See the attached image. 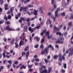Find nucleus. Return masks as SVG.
<instances>
[{
  "mask_svg": "<svg viewBox=\"0 0 73 73\" xmlns=\"http://www.w3.org/2000/svg\"><path fill=\"white\" fill-rule=\"evenodd\" d=\"M63 41H61L60 40H58L56 42V44H57V43H60V44H62L63 43Z\"/></svg>",
  "mask_w": 73,
  "mask_h": 73,
  "instance_id": "obj_21",
  "label": "nucleus"
},
{
  "mask_svg": "<svg viewBox=\"0 0 73 73\" xmlns=\"http://www.w3.org/2000/svg\"><path fill=\"white\" fill-rule=\"evenodd\" d=\"M8 19H11V15H8Z\"/></svg>",
  "mask_w": 73,
  "mask_h": 73,
  "instance_id": "obj_45",
  "label": "nucleus"
},
{
  "mask_svg": "<svg viewBox=\"0 0 73 73\" xmlns=\"http://www.w3.org/2000/svg\"><path fill=\"white\" fill-rule=\"evenodd\" d=\"M41 70H42L41 71ZM40 73H46L47 72V70L46 69L42 70V68H40Z\"/></svg>",
  "mask_w": 73,
  "mask_h": 73,
  "instance_id": "obj_9",
  "label": "nucleus"
},
{
  "mask_svg": "<svg viewBox=\"0 0 73 73\" xmlns=\"http://www.w3.org/2000/svg\"><path fill=\"white\" fill-rule=\"evenodd\" d=\"M60 11V7L57 9V10L55 12V17H54L53 16H51V17L52 19H53L54 21H56V17H57L58 16V11Z\"/></svg>",
  "mask_w": 73,
  "mask_h": 73,
  "instance_id": "obj_1",
  "label": "nucleus"
},
{
  "mask_svg": "<svg viewBox=\"0 0 73 73\" xmlns=\"http://www.w3.org/2000/svg\"><path fill=\"white\" fill-rule=\"evenodd\" d=\"M44 60L45 63H48V62H50V61H48V59H47L45 58L44 59Z\"/></svg>",
  "mask_w": 73,
  "mask_h": 73,
  "instance_id": "obj_26",
  "label": "nucleus"
},
{
  "mask_svg": "<svg viewBox=\"0 0 73 73\" xmlns=\"http://www.w3.org/2000/svg\"><path fill=\"white\" fill-rule=\"evenodd\" d=\"M28 8H31V7H33V5L32 4H30V5H28Z\"/></svg>",
  "mask_w": 73,
  "mask_h": 73,
  "instance_id": "obj_40",
  "label": "nucleus"
},
{
  "mask_svg": "<svg viewBox=\"0 0 73 73\" xmlns=\"http://www.w3.org/2000/svg\"><path fill=\"white\" fill-rule=\"evenodd\" d=\"M24 44H25V42L24 41L22 42L21 40L19 43V46H21V45H24Z\"/></svg>",
  "mask_w": 73,
  "mask_h": 73,
  "instance_id": "obj_12",
  "label": "nucleus"
},
{
  "mask_svg": "<svg viewBox=\"0 0 73 73\" xmlns=\"http://www.w3.org/2000/svg\"><path fill=\"white\" fill-rule=\"evenodd\" d=\"M17 16L20 17V16H21V13L19 12V13H18Z\"/></svg>",
  "mask_w": 73,
  "mask_h": 73,
  "instance_id": "obj_52",
  "label": "nucleus"
},
{
  "mask_svg": "<svg viewBox=\"0 0 73 73\" xmlns=\"http://www.w3.org/2000/svg\"><path fill=\"white\" fill-rule=\"evenodd\" d=\"M32 70H32V69L31 68H30L28 70V72H30L31 73H32Z\"/></svg>",
  "mask_w": 73,
  "mask_h": 73,
  "instance_id": "obj_49",
  "label": "nucleus"
},
{
  "mask_svg": "<svg viewBox=\"0 0 73 73\" xmlns=\"http://www.w3.org/2000/svg\"><path fill=\"white\" fill-rule=\"evenodd\" d=\"M29 1H30V0H26V1L25 0L24 1V3L25 4H27V2H29Z\"/></svg>",
  "mask_w": 73,
  "mask_h": 73,
  "instance_id": "obj_30",
  "label": "nucleus"
},
{
  "mask_svg": "<svg viewBox=\"0 0 73 73\" xmlns=\"http://www.w3.org/2000/svg\"><path fill=\"white\" fill-rule=\"evenodd\" d=\"M4 22V20H2L1 21H0V24H3Z\"/></svg>",
  "mask_w": 73,
  "mask_h": 73,
  "instance_id": "obj_41",
  "label": "nucleus"
},
{
  "mask_svg": "<svg viewBox=\"0 0 73 73\" xmlns=\"http://www.w3.org/2000/svg\"><path fill=\"white\" fill-rule=\"evenodd\" d=\"M40 11L41 12V13H43V8L42 7L39 8Z\"/></svg>",
  "mask_w": 73,
  "mask_h": 73,
  "instance_id": "obj_23",
  "label": "nucleus"
},
{
  "mask_svg": "<svg viewBox=\"0 0 73 73\" xmlns=\"http://www.w3.org/2000/svg\"><path fill=\"white\" fill-rule=\"evenodd\" d=\"M3 40L5 42H6L7 41V38H5L3 39Z\"/></svg>",
  "mask_w": 73,
  "mask_h": 73,
  "instance_id": "obj_63",
  "label": "nucleus"
},
{
  "mask_svg": "<svg viewBox=\"0 0 73 73\" xmlns=\"http://www.w3.org/2000/svg\"><path fill=\"white\" fill-rule=\"evenodd\" d=\"M69 50L70 51L69 56H72L73 54V48L71 47L69 49Z\"/></svg>",
  "mask_w": 73,
  "mask_h": 73,
  "instance_id": "obj_6",
  "label": "nucleus"
},
{
  "mask_svg": "<svg viewBox=\"0 0 73 73\" xmlns=\"http://www.w3.org/2000/svg\"><path fill=\"white\" fill-rule=\"evenodd\" d=\"M40 47L42 48V49H43L44 48V46H43V44H42L40 46Z\"/></svg>",
  "mask_w": 73,
  "mask_h": 73,
  "instance_id": "obj_57",
  "label": "nucleus"
},
{
  "mask_svg": "<svg viewBox=\"0 0 73 73\" xmlns=\"http://www.w3.org/2000/svg\"><path fill=\"white\" fill-rule=\"evenodd\" d=\"M61 15H62V16H64L65 15V13L64 12H63L61 14Z\"/></svg>",
  "mask_w": 73,
  "mask_h": 73,
  "instance_id": "obj_44",
  "label": "nucleus"
},
{
  "mask_svg": "<svg viewBox=\"0 0 73 73\" xmlns=\"http://www.w3.org/2000/svg\"><path fill=\"white\" fill-rule=\"evenodd\" d=\"M29 55V51H28L26 52V57L27 60L28 58V56Z\"/></svg>",
  "mask_w": 73,
  "mask_h": 73,
  "instance_id": "obj_16",
  "label": "nucleus"
},
{
  "mask_svg": "<svg viewBox=\"0 0 73 73\" xmlns=\"http://www.w3.org/2000/svg\"><path fill=\"white\" fill-rule=\"evenodd\" d=\"M5 23L7 24V25H9V24H10V22H9V21L5 22Z\"/></svg>",
  "mask_w": 73,
  "mask_h": 73,
  "instance_id": "obj_46",
  "label": "nucleus"
},
{
  "mask_svg": "<svg viewBox=\"0 0 73 73\" xmlns=\"http://www.w3.org/2000/svg\"><path fill=\"white\" fill-rule=\"evenodd\" d=\"M1 31L2 32H4V29H3V28L2 27H1Z\"/></svg>",
  "mask_w": 73,
  "mask_h": 73,
  "instance_id": "obj_48",
  "label": "nucleus"
},
{
  "mask_svg": "<svg viewBox=\"0 0 73 73\" xmlns=\"http://www.w3.org/2000/svg\"><path fill=\"white\" fill-rule=\"evenodd\" d=\"M29 37H30V42H32V38H33V37H32V36H31V35Z\"/></svg>",
  "mask_w": 73,
  "mask_h": 73,
  "instance_id": "obj_43",
  "label": "nucleus"
},
{
  "mask_svg": "<svg viewBox=\"0 0 73 73\" xmlns=\"http://www.w3.org/2000/svg\"><path fill=\"white\" fill-rule=\"evenodd\" d=\"M8 63L9 64H10V65H12V62H11V60H8Z\"/></svg>",
  "mask_w": 73,
  "mask_h": 73,
  "instance_id": "obj_39",
  "label": "nucleus"
},
{
  "mask_svg": "<svg viewBox=\"0 0 73 73\" xmlns=\"http://www.w3.org/2000/svg\"><path fill=\"white\" fill-rule=\"evenodd\" d=\"M62 25H60L59 26V28H60V29L61 28H62Z\"/></svg>",
  "mask_w": 73,
  "mask_h": 73,
  "instance_id": "obj_62",
  "label": "nucleus"
},
{
  "mask_svg": "<svg viewBox=\"0 0 73 73\" xmlns=\"http://www.w3.org/2000/svg\"><path fill=\"white\" fill-rule=\"evenodd\" d=\"M18 63V61H16L15 62V65H17Z\"/></svg>",
  "mask_w": 73,
  "mask_h": 73,
  "instance_id": "obj_55",
  "label": "nucleus"
},
{
  "mask_svg": "<svg viewBox=\"0 0 73 73\" xmlns=\"http://www.w3.org/2000/svg\"><path fill=\"white\" fill-rule=\"evenodd\" d=\"M34 12V15L37 16V11L36 10V9H35Z\"/></svg>",
  "mask_w": 73,
  "mask_h": 73,
  "instance_id": "obj_14",
  "label": "nucleus"
},
{
  "mask_svg": "<svg viewBox=\"0 0 73 73\" xmlns=\"http://www.w3.org/2000/svg\"><path fill=\"white\" fill-rule=\"evenodd\" d=\"M33 66L32 65H28V68H32Z\"/></svg>",
  "mask_w": 73,
  "mask_h": 73,
  "instance_id": "obj_47",
  "label": "nucleus"
},
{
  "mask_svg": "<svg viewBox=\"0 0 73 73\" xmlns=\"http://www.w3.org/2000/svg\"><path fill=\"white\" fill-rule=\"evenodd\" d=\"M52 70V67H49L48 68V72L49 73L50 72H51V71Z\"/></svg>",
  "mask_w": 73,
  "mask_h": 73,
  "instance_id": "obj_22",
  "label": "nucleus"
},
{
  "mask_svg": "<svg viewBox=\"0 0 73 73\" xmlns=\"http://www.w3.org/2000/svg\"><path fill=\"white\" fill-rule=\"evenodd\" d=\"M20 65H18L16 67V69H17L19 68H20Z\"/></svg>",
  "mask_w": 73,
  "mask_h": 73,
  "instance_id": "obj_59",
  "label": "nucleus"
},
{
  "mask_svg": "<svg viewBox=\"0 0 73 73\" xmlns=\"http://www.w3.org/2000/svg\"><path fill=\"white\" fill-rule=\"evenodd\" d=\"M65 56H66V54H65V53L63 55V56H62V54H58V57L59 58V60L60 61V62L62 61V59L63 60H65Z\"/></svg>",
  "mask_w": 73,
  "mask_h": 73,
  "instance_id": "obj_2",
  "label": "nucleus"
},
{
  "mask_svg": "<svg viewBox=\"0 0 73 73\" xmlns=\"http://www.w3.org/2000/svg\"><path fill=\"white\" fill-rule=\"evenodd\" d=\"M5 9V10H8V4H5L4 5Z\"/></svg>",
  "mask_w": 73,
  "mask_h": 73,
  "instance_id": "obj_13",
  "label": "nucleus"
},
{
  "mask_svg": "<svg viewBox=\"0 0 73 73\" xmlns=\"http://www.w3.org/2000/svg\"><path fill=\"white\" fill-rule=\"evenodd\" d=\"M27 9H28V7L27 6L25 7H21L20 9V12H21L23 10H24V11H27Z\"/></svg>",
  "mask_w": 73,
  "mask_h": 73,
  "instance_id": "obj_5",
  "label": "nucleus"
},
{
  "mask_svg": "<svg viewBox=\"0 0 73 73\" xmlns=\"http://www.w3.org/2000/svg\"><path fill=\"white\" fill-rule=\"evenodd\" d=\"M25 54H26V53L22 52V57H24L25 56Z\"/></svg>",
  "mask_w": 73,
  "mask_h": 73,
  "instance_id": "obj_27",
  "label": "nucleus"
},
{
  "mask_svg": "<svg viewBox=\"0 0 73 73\" xmlns=\"http://www.w3.org/2000/svg\"><path fill=\"white\" fill-rule=\"evenodd\" d=\"M48 49H49L48 48L44 49L43 51H42L41 53L42 54H44V53H46V54H48Z\"/></svg>",
  "mask_w": 73,
  "mask_h": 73,
  "instance_id": "obj_3",
  "label": "nucleus"
},
{
  "mask_svg": "<svg viewBox=\"0 0 73 73\" xmlns=\"http://www.w3.org/2000/svg\"><path fill=\"white\" fill-rule=\"evenodd\" d=\"M62 8L60 9V11H63L64 10V6H63V4H62Z\"/></svg>",
  "mask_w": 73,
  "mask_h": 73,
  "instance_id": "obj_53",
  "label": "nucleus"
},
{
  "mask_svg": "<svg viewBox=\"0 0 73 73\" xmlns=\"http://www.w3.org/2000/svg\"><path fill=\"white\" fill-rule=\"evenodd\" d=\"M14 9V7H11L10 9V11H9L7 12V14H11V13H13V10Z\"/></svg>",
  "mask_w": 73,
  "mask_h": 73,
  "instance_id": "obj_10",
  "label": "nucleus"
},
{
  "mask_svg": "<svg viewBox=\"0 0 73 73\" xmlns=\"http://www.w3.org/2000/svg\"><path fill=\"white\" fill-rule=\"evenodd\" d=\"M15 47L16 48H19V44H17V42H15Z\"/></svg>",
  "mask_w": 73,
  "mask_h": 73,
  "instance_id": "obj_25",
  "label": "nucleus"
},
{
  "mask_svg": "<svg viewBox=\"0 0 73 73\" xmlns=\"http://www.w3.org/2000/svg\"><path fill=\"white\" fill-rule=\"evenodd\" d=\"M8 31H13V29H12L9 28L8 29Z\"/></svg>",
  "mask_w": 73,
  "mask_h": 73,
  "instance_id": "obj_54",
  "label": "nucleus"
},
{
  "mask_svg": "<svg viewBox=\"0 0 73 73\" xmlns=\"http://www.w3.org/2000/svg\"><path fill=\"white\" fill-rule=\"evenodd\" d=\"M36 29V27H35L32 29L31 27H29L28 28L29 31H30L31 33H33Z\"/></svg>",
  "mask_w": 73,
  "mask_h": 73,
  "instance_id": "obj_7",
  "label": "nucleus"
},
{
  "mask_svg": "<svg viewBox=\"0 0 73 73\" xmlns=\"http://www.w3.org/2000/svg\"><path fill=\"white\" fill-rule=\"evenodd\" d=\"M34 39H36L37 41H39L40 40V37H38L35 36L34 38Z\"/></svg>",
  "mask_w": 73,
  "mask_h": 73,
  "instance_id": "obj_15",
  "label": "nucleus"
},
{
  "mask_svg": "<svg viewBox=\"0 0 73 73\" xmlns=\"http://www.w3.org/2000/svg\"><path fill=\"white\" fill-rule=\"evenodd\" d=\"M6 62H7V60H5L3 62V63L4 64H5V63H6Z\"/></svg>",
  "mask_w": 73,
  "mask_h": 73,
  "instance_id": "obj_64",
  "label": "nucleus"
},
{
  "mask_svg": "<svg viewBox=\"0 0 73 73\" xmlns=\"http://www.w3.org/2000/svg\"><path fill=\"white\" fill-rule=\"evenodd\" d=\"M21 19H22L23 21H26V18L23 17L22 18V17H21Z\"/></svg>",
  "mask_w": 73,
  "mask_h": 73,
  "instance_id": "obj_33",
  "label": "nucleus"
},
{
  "mask_svg": "<svg viewBox=\"0 0 73 73\" xmlns=\"http://www.w3.org/2000/svg\"><path fill=\"white\" fill-rule=\"evenodd\" d=\"M55 0H51V4H54V9H55L57 7V5L55 4H56V2L55 1Z\"/></svg>",
  "mask_w": 73,
  "mask_h": 73,
  "instance_id": "obj_8",
  "label": "nucleus"
},
{
  "mask_svg": "<svg viewBox=\"0 0 73 73\" xmlns=\"http://www.w3.org/2000/svg\"><path fill=\"white\" fill-rule=\"evenodd\" d=\"M58 56L57 55H55L54 56V59H57L58 58Z\"/></svg>",
  "mask_w": 73,
  "mask_h": 73,
  "instance_id": "obj_37",
  "label": "nucleus"
},
{
  "mask_svg": "<svg viewBox=\"0 0 73 73\" xmlns=\"http://www.w3.org/2000/svg\"><path fill=\"white\" fill-rule=\"evenodd\" d=\"M61 72H62V73H65V70L63 69H62V70L61 71Z\"/></svg>",
  "mask_w": 73,
  "mask_h": 73,
  "instance_id": "obj_50",
  "label": "nucleus"
},
{
  "mask_svg": "<svg viewBox=\"0 0 73 73\" xmlns=\"http://www.w3.org/2000/svg\"><path fill=\"white\" fill-rule=\"evenodd\" d=\"M19 17L17 15H16L15 16V18L16 19L18 20V19H19Z\"/></svg>",
  "mask_w": 73,
  "mask_h": 73,
  "instance_id": "obj_61",
  "label": "nucleus"
},
{
  "mask_svg": "<svg viewBox=\"0 0 73 73\" xmlns=\"http://www.w3.org/2000/svg\"><path fill=\"white\" fill-rule=\"evenodd\" d=\"M9 25H8L6 27V28H4V30H5V31H7L8 29H9Z\"/></svg>",
  "mask_w": 73,
  "mask_h": 73,
  "instance_id": "obj_24",
  "label": "nucleus"
},
{
  "mask_svg": "<svg viewBox=\"0 0 73 73\" xmlns=\"http://www.w3.org/2000/svg\"><path fill=\"white\" fill-rule=\"evenodd\" d=\"M73 19V15L72 16L71 15L70 18H69L70 20H72V19Z\"/></svg>",
  "mask_w": 73,
  "mask_h": 73,
  "instance_id": "obj_60",
  "label": "nucleus"
},
{
  "mask_svg": "<svg viewBox=\"0 0 73 73\" xmlns=\"http://www.w3.org/2000/svg\"><path fill=\"white\" fill-rule=\"evenodd\" d=\"M7 67L9 69L11 67V64H7Z\"/></svg>",
  "mask_w": 73,
  "mask_h": 73,
  "instance_id": "obj_34",
  "label": "nucleus"
},
{
  "mask_svg": "<svg viewBox=\"0 0 73 73\" xmlns=\"http://www.w3.org/2000/svg\"><path fill=\"white\" fill-rule=\"evenodd\" d=\"M56 34L57 35H60V36H62V34L61 32H57L56 33Z\"/></svg>",
  "mask_w": 73,
  "mask_h": 73,
  "instance_id": "obj_31",
  "label": "nucleus"
},
{
  "mask_svg": "<svg viewBox=\"0 0 73 73\" xmlns=\"http://www.w3.org/2000/svg\"><path fill=\"white\" fill-rule=\"evenodd\" d=\"M3 58H5V57H6L7 58H9V57H10V56H11V55L8 56V55H6L5 56V53L3 52Z\"/></svg>",
  "mask_w": 73,
  "mask_h": 73,
  "instance_id": "obj_11",
  "label": "nucleus"
},
{
  "mask_svg": "<svg viewBox=\"0 0 73 73\" xmlns=\"http://www.w3.org/2000/svg\"><path fill=\"white\" fill-rule=\"evenodd\" d=\"M14 41L15 40L14 39H13V40L11 41L10 42L11 44V45H12V44H13Z\"/></svg>",
  "mask_w": 73,
  "mask_h": 73,
  "instance_id": "obj_36",
  "label": "nucleus"
},
{
  "mask_svg": "<svg viewBox=\"0 0 73 73\" xmlns=\"http://www.w3.org/2000/svg\"><path fill=\"white\" fill-rule=\"evenodd\" d=\"M27 25L29 27L31 25V22H28Z\"/></svg>",
  "mask_w": 73,
  "mask_h": 73,
  "instance_id": "obj_58",
  "label": "nucleus"
},
{
  "mask_svg": "<svg viewBox=\"0 0 73 73\" xmlns=\"http://www.w3.org/2000/svg\"><path fill=\"white\" fill-rule=\"evenodd\" d=\"M28 49H29V48L28 46H27L24 49V50L25 52H26L28 50Z\"/></svg>",
  "mask_w": 73,
  "mask_h": 73,
  "instance_id": "obj_32",
  "label": "nucleus"
},
{
  "mask_svg": "<svg viewBox=\"0 0 73 73\" xmlns=\"http://www.w3.org/2000/svg\"><path fill=\"white\" fill-rule=\"evenodd\" d=\"M4 19L6 21H7V20H8V18L7 17L6 15L4 16Z\"/></svg>",
  "mask_w": 73,
  "mask_h": 73,
  "instance_id": "obj_35",
  "label": "nucleus"
},
{
  "mask_svg": "<svg viewBox=\"0 0 73 73\" xmlns=\"http://www.w3.org/2000/svg\"><path fill=\"white\" fill-rule=\"evenodd\" d=\"M25 32H27V29H28V26H25L24 27Z\"/></svg>",
  "mask_w": 73,
  "mask_h": 73,
  "instance_id": "obj_17",
  "label": "nucleus"
},
{
  "mask_svg": "<svg viewBox=\"0 0 73 73\" xmlns=\"http://www.w3.org/2000/svg\"><path fill=\"white\" fill-rule=\"evenodd\" d=\"M45 36H43V37L42 38L40 42L41 43H43V42H44V41L45 40Z\"/></svg>",
  "mask_w": 73,
  "mask_h": 73,
  "instance_id": "obj_19",
  "label": "nucleus"
},
{
  "mask_svg": "<svg viewBox=\"0 0 73 73\" xmlns=\"http://www.w3.org/2000/svg\"><path fill=\"white\" fill-rule=\"evenodd\" d=\"M46 36H48V39H50L53 36V35L51 34L50 35V36H49V31H48L46 33Z\"/></svg>",
  "mask_w": 73,
  "mask_h": 73,
  "instance_id": "obj_4",
  "label": "nucleus"
},
{
  "mask_svg": "<svg viewBox=\"0 0 73 73\" xmlns=\"http://www.w3.org/2000/svg\"><path fill=\"white\" fill-rule=\"evenodd\" d=\"M27 67V66H25L24 65H23L21 66L20 68V69H25L26 67Z\"/></svg>",
  "mask_w": 73,
  "mask_h": 73,
  "instance_id": "obj_18",
  "label": "nucleus"
},
{
  "mask_svg": "<svg viewBox=\"0 0 73 73\" xmlns=\"http://www.w3.org/2000/svg\"><path fill=\"white\" fill-rule=\"evenodd\" d=\"M38 47V44H36L34 46V47L35 48H37Z\"/></svg>",
  "mask_w": 73,
  "mask_h": 73,
  "instance_id": "obj_51",
  "label": "nucleus"
},
{
  "mask_svg": "<svg viewBox=\"0 0 73 73\" xmlns=\"http://www.w3.org/2000/svg\"><path fill=\"white\" fill-rule=\"evenodd\" d=\"M64 69H66V64H64Z\"/></svg>",
  "mask_w": 73,
  "mask_h": 73,
  "instance_id": "obj_38",
  "label": "nucleus"
},
{
  "mask_svg": "<svg viewBox=\"0 0 73 73\" xmlns=\"http://www.w3.org/2000/svg\"><path fill=\"white\" fill-rule=\"evenodd\" d=\"M48 48H52V50H53V49H54L53 47L52 46V45H49Z\"/></svg>",
  "mask_w": 73,
  "mask_h": 73,
  "instance_id": "obj_28",
  "label": "nucleus"
},
{
  "mask_svg": "<svg viewBox=\"0 0 73 73\" xmlns=\"http://www.w3.org/2000/svg\"><path fill=\"white\" fill-rule=\"evenodd\" d=\"M4 1H3V0H0V4L1 5H2V4L4 3Z\"/></svg>",
  "mask_w": 73,
  "mask_h": 73,
  "instance_id": "obj_29",
  "label": "nucleus"
},
{
  "mask_svg": "<svg viewBox=\"0 0 73 73\" xmlns=\"http://www.w3.org/2000/svg\"><path fill=\"white\" fill-rule=\"evenodd\" d=\"M54 31H58L60 30V29H59V28H57L55 26H54Z\"/></svg>",
  "mask_w": 73,
  "mask_h": 73,
  "instance_id": "obj_20",
  "label": "nucleus"
},
{
  "mask_svg": "<svg viewBox=\"0 0 73 73\" xmlns=\"http://www.w3.org/2000/svg\"><path fill=\"white\" fill-rule=\"evenodd\" d=\"M72 22H69L68 26H70H70H72Z\"/></svg>",
  "mask_w": 73,
  "mask_h": 73,
  "instance_id": "obj_42",
  "label": "nucleus"
},
{
  "mask_svg": "<svg viewBox=\"0 0 73 73\" xmlns=\"http://www.w3.org/2000/svg\"><path fill=\"white\" fill-rule=\"evenodd\" d=\"M35 61H36V62H38V61H40V60H39V59H38V58H37L35 59Z\"/></svg>",
  "mask_w": 73,
  "mask_h": 73,
  "instance_id": "obj_56",
  "label": "nucleus"
}]
</instances>
